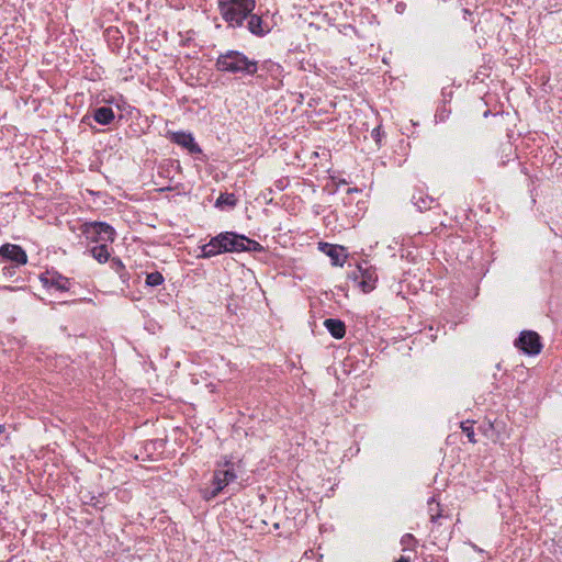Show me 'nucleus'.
<instances>
[{
	"mask_svg": "<svg viewBox=\"0 0 562 562\" xmlns=\"http://www.w3.org/2000/svg\"><path fill=\"white\" fill-rule=\"evenodd\" d=\"M262 246L245 235L235 232H223L201 246L202 258H212L224 252L260 251Z\"/></svg>",
	"mask_w": 562,
	"mask_h": 562,
	"instance_id": "obj_1",
	"label": "nucleus"
},
{
	"mask_svg": "<svg viewBox=\"0 0 562 562\" xmlns=\"http://www.w3.org/2000/svg\"><path fill=\"white\" fill-rule=\"evenodd\" d=\"M215 68L220 72L234 75L255 76L258 72L259 63L250 59L243 52L229 49L221 53L215 61Z\"/></svg>",
	"mask_w": 562,
	"mask_h": 562,
	"instance_id": "obj_2",
	"label": "nucleus"
},
{
	"mask_svg": "<svg viewBox=\"0 0 562 562\" xmlns=\"http://www.w3.org/2000/svg\"><path fill=\"white\" fill-rule=\"evenodd\" d=\"M217 7L228 27L237 29L256 8V0H218Z\"/></svg>",
	"mask_w": 562,
	"mask_h": 562,
	"instance_id": "obj_3",
	"label": "nucleus"
},
{
	"mask_svg": "<svg viewBox=\"0 0 562 562\" xmlns=\"http://www.w3.org/2000/svg\"><path fill=\"white\" fill-rule=\"evenodd\" d=\"M81 233L93 243H113L115 239L114 228L104 222L85 223Z\"/></svg>",
	"mask_w": 562,
	"mask_h": 562,
	"instance_id": "obj_4",
	"label": "nucleus"
},
{
	"mask_svg": "<svg viewBox=\"0 0 562 562\" xmlns=\"http://www.w3.org/2000/svg\"><path fill=\"white\" fill-rule=\"evenodd\" d=\"M352 279L358 282L363 292L368 293L375 288L378 274L375 269L364 261L357 266V270L352 272Z\"/></svg>",
	"mask_w": 562,
	"mask_h": 562,
	"instance_id": "obj_5",
	"label": "nucleus"
},
{
	"mask_svg": "<svg viewBox=\"0 0 562 562\" xmlns=\"http://www.w3.org/2000/svg\"><path fill=\"white\" fill-rule=\"evenodd\" d=\"M515 346L527 355H538L542 348L540 336L532 330L521 331L520 336L515 341Z\"/></svg>",
	"mask_w": 562,
	"mask_h": 562,
	"instance_id": "obj_6",
	"label": "nucleus"
},
{
	"mask_svg": "<svg viewBox=\"0 0 562 562\" xmlns=\"http://www.w3.org/2000/svg\"><path fill=\"white\" fill-rule=\"evenodd\" d=\"M257 74V77L260 79L271 78L273 81L281 83L283 77V67L280 64L268 59L259 64Z\"/></svg>",
	"mask_w": 562,
	"mask_h": 562,
	"instance_id": "obj_7",
	"label": "nucleus"
},
{
	"mask_svg": "<svg viewBox=\"0 0 562 562\" xmlns=\"http://www.w3.org/2000/svg\"><path fill=\"white\" fill-rule=\"evenodd\" d=\"M0 256L14 262L16 266H22L27 262V255L25 250L13 244H4L0 247Z\"/></svg>",
	"mask_w": 562,
	"mask_h": 562,
	"instance_id": "obj_8",
	"label": "nucleus"
},
{
	"mask_svg": "<svg viewBox=\"0 0 562 562\" xmlns=\"http://www.w3.org/2000/svg\"><path fill=\"white\" fill-rule=\"evenodd\" d=\"M236 477L233 464L226 463L223 468L215 471L213 477L215 488L212 492H222Z\"/></svg>",
	"mask_w": 562,
	"mask_h": 562,
	"instance_id": "obj_9",
	"label": "nucleus"
},
{
	"mask_svg": "<svg viewBox=\"0 0 562 562\" xmlns=\"http://www.w3.org/2000/svg\"><path fill=\"white\" fill-rule=\"evenodd\" d=\"M170 139L172 143L186 148L191 154L201 153V148L194 142V138L191 133L186 132H173L170 134Z\"/></svg>",
	"mask_w": 562,
	"mask_h": 562,
	"instance_id": "obj_10",
	"label": "nucleus"
},
{
	"mask_svg": "<svg viewBox=\"0 0 562 562\" xmlns=\"http://www.w3.org/2000/svg\"><path fill=\"white\" fill-rule=\"evenodd\" d=\"M319 249L330 258L333 266L341 267L344 265L347 255L342 246L319 243Z\"/></svg>",
	"mask_w": 562,
	"mask_h": 562,
	"instance_id": "obj_11",
	"label": "nucleus"
},
{
	"mask_svg": "<svg viewBox=\"0 0 562 562\" xmlns=\"http://www.w3.org/2000/svg\"><path fill=\"white\" fill-rule=\"evenodd\" d=\"M44 286L55 289L57 291H68L69 280L57 273H46L41 277Z\"/></svg>",
	"mask_w": 562,
	"mask_h": 562,
	"instance_id": "obj_12",
	"label": "nucleus"
},
{
	"mask_svg": "<svg viewBox=\"0 0 562 562\" xmlns=\"http://www.w3.org/2000/svg\"><path fill=\"white\" fill-rule=\"evenodd\" d=\"M245 21H247V30L255 36L262 37L270 31L268 25L262 21V18L252 12Z\"/></svg>",
	"mask_w": 562,
	"mask_h": 562,
	"instance_id": "obj_13",
	"label": "nucleus"
},
{
	"mask_svg": "<svg viewBox=\"0 0 562 562\" xmlns=\"http://www.w3.org/2000/svg\"><path fill=\"white\" fill-rule=\"evenodd\" d=\"M412 202L418 211L430 210L435 203V200L423 190H417L412 195Z\"/></svg>",
	"mask_w": 562,
	"mask_h": 562,
	"instance_id": "obj_14",
	"label": "nucleus"
},
{
	"mask_svg": "<svg viewBox=\"0 0 562 562\" xmlns=\"http://www.w3.org/2000/svg\"><path fill=\"white\" fill-rule=\"evenodd\" d=\"M324 326L336 339H341L346 334V325L340 319L327 318L324 321Z\"/></svg>",
	"mask_w": 562,
	"mask_h": 562,
	"instance_id": "obj_15",
	"label": "nucleus"
},
{
	"mask_svg": "<svg viewBox=\"0 0 562 562\" xmlns=\"http://www.w3.org/2000/svg\"><path fill=\"white\" fill-rule=\"evenodd\" d=\"M113 109L110 106L97 108L93 112V119L101 125H109L114 120Z\"/></svg>",
	"mask_w": 562,
	"mask_h": 562,
	"instance_id": "obj_16",
	"label": "nucleus"
},
{
	"mask_svg": "<svg viewBox=\"0 0 562 562\" xmlns=\"http://www.w3.org/2000/svg\"><path fill=\"white\" fill-rule=\"evenodd\" d=\"M90 252L92 257L100 263L106 262L110 258V252L106 243H102L101 245L92 247L90 249Z\"/></svg>",
	"mask_w": 562,
	"mask_h": 562,
	"instance_id": "obj_17",
	"label": "nucleus"
},
{
	"mask_svg": "<svg viewBox=\"0 0 562 562\" xmlns=\"http://www.w3.org/2000/svg\"><path fill=\"white\" fill-rule=\"evenodd\" d=\"M111 268L119 274L123 283L128 282L130 273L126 271L125 266L120 258L111 259Z\"/></svg>",
	"mask_w": 562,
	"mask_h": 562,
	"instance_id": "obj_18",
	"label": "nucleus"
},
{
	"mask_svg": "<svg viewBox=\"0 0 562 562\" xmlns=\"http://www.w3.org/2000/svg\"><path fill=\"white\" fill-rule=\"evenodd\" d=\"M237 203V199L234 193H221L215 202L216 207H234Z\"/></svg>",
	"mask_w": 562,
	"mask_h": 562,
	"instance_id": "obj_19",
	"label": "nucleus"
},
{
	"mask_svg": "<svg viewBox=\"0 0 562 562\" xmlns=\"http://www.w3.org/2000/svg\"><path fill=\"white\" fill-rule=\"evenodd\" d=\"M165 281L164 276L159 271L149 272L146 274V285L147 286H158L161 285Z\"/></svg>",
	"mask_w": 562,
	"mask_h": 562,
	"instance_id": "obj_20",
	"label": "nucleus"
},
{
	"mask_svg": "<svg viewBox=\"0 0 562 562\" xmlns=\"http://www.w3.org/2000/svg\"><path fill=\"white\" fill-rule=\"evenodd\" d=\"M102 494H85V497L80 498V503L83 507H99L101 504Z\"/></svg>",
	"mask_w": 562,
	"mask_h": 562,
	"instance_id": "obj_21",
	"label": "nucleus"
},
{
	"mask_svg": "<svg viewBox=\"0 0 562 562\" xmlns=\"http://www.w3.org/2000/svg\"><path fill=\"white\" fill-rule=\"evenodd\" d=\"M459 428H461L462 432L467 436L470 442H476L473 423H471L470 420L462 422L460 423Z\"/></svg>",
	"mask_w": 562,
	"mask_h": 562,
	"instance_id": "obj_22",
	"label": "nucleus"
},
{
	"mask_svg": "<svg viewBox=\"0 0 562 562\" xmlns=\"http://www.w3.org/2000/svg\"><path fill=\"white\" fill-rule=\"evenodd\" d=\"M451 112H452V108L451 106L447 108V103H442V105L438 108L435 117H436V120L442 122L448 117V115Z\"/></svg>",
	"mask_w": 562,
	"mask_h": 562,
	"instance_id": "obj_23",
	"label": "nucleus"
},
{
	"mask_svg": "<svg viewBox=\"0 0 562 562\" xmlns=\"http://www.w3.org/2000/svg\"><path fill=\"white\" fill-rule=\"evenodd\" d=\"M371 137L374 139L375 144L378 145V147L381 146V142H382V138L384 137V132L382 130V126L379 125L376 127H374L371 132Z\"/></svg>",
	"mask_w": 562,
	"mask_h": 562,
	"instance_id": "obj_24",
	"label": "nucleus"
},
{
	"mask_svg": "<svg viewBox=\"0 0 562 562\" xmlns=\"http://www.w3.org/2000/svg\"><path fill=\"white\" fill-rule=\"evenodd\" d=\"M453 87L448 86L442 88L441 95H442V103H450L453 98Z\"/></svg>",
	"mask_w": 562,
	"mask_h": 562,
	"instance_id": "obj_25",
	"label": "nucleus"
},
{
	"mask_svg": "<svg viewBox=\"0 0 562 562\" xmlns=\"http://www.w3.org/2000/svg\"><path fill=\"white\" fill-rule=\"evenodd\" d=\"M436 504L437 506H439V503H437L436 498L435 497H431L429 501H428V505H429V510H430V517H431V520H435L436 517H439L440 516V513H437V514H432V505Z\"/></svg>",
	"mask_w": 562,
	"mask_h": 562,
	"instance_id": "obj_26",
	"label": "nucleus"
},
{
	"mask_svg": "<svg viewBox=\"0 0 562 562\" xmlns=\"http://www.w3.org/2000/svg\"><path fill=\"white\" fill-rule=\"evenodd\" d=\"M2 271H3L4 276H12L14 272V267H12V266L3 267Z\"/></svg>",
	"mask_w": 562,
	"mask_h": 562,
	"instance_id": "obj_27",
	"label": "nucleus"
},
{
	"mask_svg": "<svg viewBox=\"0 0 562 562\" xmlns=\"http://www.w3.org/2000/svg\"><path fill=\"white\" fill-rule=\"evenodd\" d=\"M396 562H409V558L401 557Z\"/></svg>",
	"mask_w": 562,
	"mask_h": 562,
	"instance_id": "obj_28",
	"label": "nucleus"
},
{
	"mask_svg": "<svg viewBox=\"0 0 562 562\" xmlns=\"http://www.w3.org/2000/svg\"><path fill=\"white\" fill-rule=\"evenodd\" d=\"M216 494L215 493H212L210 494V496L205 497V501H210L211 498H213Z\"/></svg>",
	"mask_w": 562,
	"mask_h": 562,
	"instance_id": "obj_29",
	"label": "nucleus"
},
{
	"mask_svg": "<svg viewBox=\"0 0 562 562\" xmlns=\"http://www.w3.org/2000/svg\"><path fill=\"white\" fill-rule=\"evenodd\" d=\"M4 426L3 425H0V435L4 432Z\"/></svg>",
	"mask_w": 562,
	"mask_h": 562,
	"instance_id": "obj_30",
	"label": "nucleus"
},
{
	"mask_svg": "<svg viewBox=\"0 0 562 562\" xmlns=\"http://www.w3.org/2000/svg\"><path fill=\"white\" fill-rule=\"evenodd\" d=\"M278 187H279V190H282L283 187L281 186V183H278Z\"/></svg>",
	"mask_w": 562,
	"mask_h": 562,
	"instance_id": "obj_31",
	"label": "nucleus"
},
{
	"mask_svg": "<svg viewBox=\"0 0 562 562\" xmlns=\"http://www.w3.org/2000/svg\"><path fill=\"white\" fill-rule=\"evenodd\" d=\"M278 187H279V190H282L283 187L281 186V183H278Z\"/></svg>",
	"mask_w": 562,
	"mask_h": 562,
	"instance_id": "obj_32",
	"label": "nucleus"
},
{
	"mask_svg": "<svg viewBox=\"0 0 562 562\" xmlns=\"http://www.w3.org/2000/svg\"><path fill=\"white\" fill-rule=\"evenodd\" d=\"M3 289H4V290H12V288H11V286H4Z\"/></svg>",
	"mask_w": 562,
	"mask_h": 562,
	"instance_id": "obj_33",
	"label": "nucleus"
}]
</instances>
